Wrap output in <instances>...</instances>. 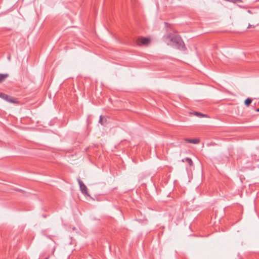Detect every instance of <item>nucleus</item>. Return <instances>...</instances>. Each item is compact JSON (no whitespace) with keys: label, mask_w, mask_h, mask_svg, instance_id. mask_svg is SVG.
<instances>
[{"label":"nucleus","mask_w":259,"mask_h":259,"mask_svg":"<svg viewBox=\"0 0 259 259\" xmlns=\"http://www.w3.org/2000/svg\"><path fill=\"white\" fill-rule=\"evenodd\" d=\"M170 41V45L181 50H185L186 47L182 38L176 35L170 34L167 36Z\"/></svg>","instance_id":"f257e3e1"},{"label":"nucleus","mask_w":259,"mask_h":259,"mask_svg":"<svg viewBox=\"0 0 259 259\" xmlns=\"http://www.w3.org/2000/svg\"><path fill=\"white\" fill-rule=\"evenodd\" d=\"M150 41V39L147 37H140L137 40V44L138 46L148 45Z\"/></svg>","instance_id":"f03ea898"},{"label":"nucleus","mask_w":259,"mask_h":259,"mask_svg":"<svg viewBox=\"0 0 259 259\" xmlns=\"http://www.w3.org/2000/svg\"><path fill=\"white\" fill-rule=\"evenodd\" d=\"M77 181L80 187V190L84 195H88L87 188L83 183L81 181L79 178L77 179Z\"/></svg>","instance_id":"7ed1b4c3"},{"label":"nucleus","mask_w":259,"mask_h":259,"mask_svg":"<svg viewBox=\"0 0 259 259\" xmlns=\"http://www.w3.org/2000/svg\"><path fill=\"white\" fill-rule=\"evenodd\" d=\"M0 97L10 103H14L16 102L15 99L12 98L10 96L4 93H1Z\"/></svg>","instance_id":"20e7f679"},{"label":"nucleus","mask_w":259,"mask_h":259,"mask_svg":"<svg viewBox=\"0 0 259 259\" xmlns=\"http://www.w3.org/2000/svg\"><path fill=\"white\" fill-rule=\"evenodd\" d=\"M185 141L188 143H193L194 144H198L200 142V140L198 139H189L186 138L185 139Z\"/></svg>","instance_id":"39448f33"},{"label":"nucleus","mask_w":259,"mask_h":259,"mask_svg":"<svg viewBox=\"0 0 259 259\" xmlns=\"http://www.w3.org/2000/svg\"><path fill=\"white\" fill-rule=\"evenodd\" d=\"M9 75L7 73L1 74L0 73V82H3L5 79L8 77Z\"/></svg>","instance_id":"423d86ee"},{"label":"nucleus","mask_w":259,"mask_h":259,"mask_svg":"<svg viewBox=\"0 0 259 259\" xmlns=\"http://www.w3.org/2000/svg\"><path fill=\"white\" fill-rule=\"evenodd\" d=\"M252 100L251 98H248L244 101V104L248 107L251 103Z\"/></svg>","instance_id":"0eeeda50"},{"label":"nucleus","mask_w":259,"mask_h":259,"mask_svg":"<svg viewBox=\"0 0 259 259\" xmlns=\"http://www.w3.org/2000/svg\"><path fill=\"white\" fill-rule=\"evenodd\" d=\"M182 161H187L189 163L190 166H191L193 164V161L192 159L188 157L186 158L185 159H183Z\"/></svg>","instance_id":"6e6552de"},{"label":"nucleus","mask_w":259,"mask_h":259,"mask_svg":"<svg viewBox=\"0 0 259 259\" xmlns=\"http://www.w3.org/2000/svg\"><path fill=\"white\" fill-rule=\"evenodd\" d=\"M194 114L197 116H199V117H204V116H206L205 114H202V113H201L200 112H194Z\"/></svg>","instance_id":"1a4fd4ad"},{"label":"nucleus","mask_w":259,"mask_h":259,"mask_svg":"<svg viewBox=\"0 0 259 259\" xmlns=\"http://www.w3.org/2000/svg\"><path fill=\"white\" fill-rule=\"evenodd\" d=\"M225 1H227V2H232L233 3H236L237 2H239V3L242 2V0H225Z\"/></svg>","instance_id":"9d476101"},{"label":"nucleus","mask_w":259,"mask_h":259,"mask_svg":"<svg viewBox=\"0 0 259 259\" xmlns=\"http://www.w3.org/2000/svg\"><path fill=\"white\" fill-rule=\"evenodd\" d=\"M99 123H100L102 125H104L102 120V116L101 115L100 117Z\"/></svg>","instance_id":"9b49d317"},{"label":"nucleus","mask_w":259,"mask_h":259,"mask_svg":"<svg viewBox=\"0 0 259 259\" xmlns=\"http://www.w3.org/2000/svg\"><path fill=\"white\" fill-rule=\"evenodd\" d=\"M252 27V25H250V24H249V25H248V27H247V28H250V27Z\"/></svg>","instance_id":"f8f14e48"},{"label":"nucleus","mask_w":259,"mask_h":259,"mask_svg":"<svg viewBox=\"0 0 259 259\" xmlns=\"http://www.w3.org/2000/svg\"><path fill=\"white\" fill-rule=\"evenodd\" d=\"M255 111L256 112H259V108H257V109H255Z\"/></svg>","instance_id":"ddd939ff"},{"label":"nucleus","mask_w":259,"mask_h":259,"mask_svg":"<svg viewBox=\"0 0 259 259\" xmlns=\"http://www.w3.org/2000/svg\"><path fill=\"white\" fill-rule=\"evenodd\" d=\"M55 250V248H54V250H53V253H54Z\"/></svg>","instance_id":"4468645a"}]
</instances>
